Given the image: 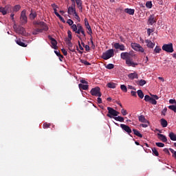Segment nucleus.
I'll list each match as a JSON object with an SVG mask.
<instances>
[{
	"label": "nucleus",
	"instance_id": "nucleus-1",
	"mask_svg": "<svg viewBox=\"0 0 176 176\" xmlns=\"http://www.w3.org/2000/svg\"><path fill=\"white\" fill-rule=\"evenodd\" d=\"M114 56V50L113 49H110L106 51L105 52H103L102 54V58L103 60H109V58H111V57H113Z\"/></svg>",
	"mask_w": 176,
	"mask_h": 176
},
{
	"label": "nucleus",
	"instance_id": "nucleus-2",
	"mask_svg": "<svg viewBox=\"0 0 176 176\" xmlns=\"http://www.w3.org/2000/svg\"><path fill=\"white\" fill-rule=\"evenodd\" d=\"M162 50L167 52V53L174 52V47L173 46V43H170L168 44H164L162 46Z\"/></svg>",
	"mask_w": 176,
	"mask_h": 176
},
{
	"label": "nucleus",
	"instance_id": "nucleus-3",
	"mask_svg": "<svg viewBox=\"0 0 176 176\" xmlns=\"http://www.w3.org/2000/svg\"><path fill=\"white\" fill-rule=\"evenodd\" d=\"M90 94L93 96L96 97H101L102 93L100 92V88L99 87H96L94 88H92Z\"/></svg>",
	"mask_w": 176,
	"mask_h": 176
},
{
	"label": "nucleus",
	"instance_id": "nucleus-4",
	"mask_svg": "<svg viewBox=\"0 0 176 176\" xmlns=\"http://www.w3.org/2000/svg\"><path fill=\"white\" fill-rule=\"evenodd\" d=\"M131 46L132 49L134 50L136 52H140L141 53L144 52V49L138 43H132L131 44Z\"/></svg>",
	"mask_w": 176,
	"mask_h": 176
},
{
	"label": "nucleus",
	"instance_id": "nucleus-5",
	"mask_svg": "<svg viewBox=\"0 0 176 176\" xmlns=\"http://www.w3.org/2000/svg\"><path fill=\"white\" fill-rule=\"evenodd\" d=\"M120 127L122 128V129L125 131L129 136L133 137V135H131V128H130L129 126V125H125V124H120Z\"/></svg>",
	"mask_w": 176,
	"mask_h": 176
},
{
	"label": "nucleus",
	"instance_id": "nucleus-6",
	"mask_svg": "<svg viewBox=\"0 0 176 176\" xmlns=\"http://www.w3.org/2000/svg\"><path fill=\"white\" fill-rule=\"evenodd\" d=\"M20 20H21L22 24L27 23V22H28V17L26 16V10H23L21 12V16H20Z\"/></svg>",
	"mask_w": 176,
	"mask_h": 176
},
{
	"label": "nucleus",
	"instance_id": "nucleus-7",
	"mask_svg": "<svg viewBox=\"0 0 176 176\" xmlns=\"http://www.w3.org/2000/svg\"><path fill=\"white\" fill-rule=\"evenodd\" d=\"M77 34H80V33L82 35L85 37L86 36V33H85V29H83V27L80 24H77Z\"/></svg>",
	"mask_w": 176,
	"mask_h": 176
},
{
	"label": "nucleus",
	"instance_id": "nucleus-8",
	"mask_svg": "<svg viewBox=\"0 0 176 176\" xmlns=\"http://www.w3.org/2000/svg\"><path fill=\"white\" fill-rule=\"evenodd\" d=\"M48 39L51 41V45H52V48L55 50H57V41L52 37V36H47Z\"/></svg>",
	"mask_w": 176,
	"mask_h": 176
},
{
	"label": "nucleus",
	"instance_id": "nucleus-9",
	"mask_svg": "<svg viewBox=\"0 0 176 176\" xmlns=\"http://www.w3.org/2000/svg\"><path fill=\"white\" fill-rule=\"evenodd\" d=\"M107 111H109V113H107V117H109L110 118H113V116H116V110L113 109L111 107H107Z\"/></svg>",
	"mask_w": 176,
	"mask_h": 176
},
{
	"label": "nucleus",
	"instance_id": "nucleus-10",
	"mask_svg": "<svg viewBox=\"0 0 176 176\" xmlns=\"http://www.w3.org/2000/svg\"><path fill=\"white\" fill-rule=\"evenodd\" d=\"M85 25L86 26V28L88 30L87 34L89 35H91L93 34L91 27L89 25V23L87 19H85Z\"/></svg>",
	"mask_w": 176,
	"mask_h": 176
},
{
	"label": "nucleus",
	"instance_id": "nucleus-11",
	"mask_svg": "<svg viewBox=\"0 0 176 176\" xmlns=\"http://www.w3.org/2000/svg\"><path fill=\"white\" fill-rule=\"evenodd\" d=\"M113 47L116 50H120L122 52L125 51V46L124 44H120L119 43H115L113 45Z\"/></svg>",
	"mask_w": 176,
	"mask_h": 176
},
{
	"label": "nucleus",
	"instance_id": "nucleus-12",
	"mask_svg": "<svg viewBox=\"0 0 176 176\" xmlns=\"http://www.w3.org/2000/svg\"><path fill=\"white\" fill-rule=\"evenodd\" d=\"M156 22H157V20H156V19H155V15H154V14L150 15L149 17H148L147 23H148V25H153L155 23H156Z\"/></svg>",
	"mask_w": 176,
	"mask_h": 176
},
{
	"label": "nucleus",
	"instance_id": "nucleus-13",
	"mask_svg": "<svg viewBox=\"0 0 176 176\" xmlns=\"http://www.w3.org/2000/svg\"><path fill=\"white\" fill-rule=\"evenodd\" d=\"M38 25L43 26V29H39V28H37L36 30V32L37 33H41V32H43V30H48V27L46 25L45 23L44 22H41L39 23H38Z\"/></svg>",
	"mask_w": 176,
	"mask_h": 176
},
{
	"label": "nucleus",
	"instance_id": "nucleus-14",
	"mask_svg": "<svg viewBox=\"0 0 176 176\" xmlns=\"http://www.w3.org/2000/svg\"><path fill=\"white\" fill-rule=\"evenodd\" d=\"M145 43L146 44V47L150 49H153L155 45V43H153L151 40L149 39H146Z\"/></svg>",
	"mask_w": 176,
	"mask_h": 176
},
{
	"label": "nucleus",
	"instance_id": "nucleus-15",
	"mask_svg": "<svg viewBox=\"0 0 176 176\" xmlns=\"http://www.w3.org/2000/svg\"><path fill=\"white\" fill-rule=\"evenodd\" d=\"M128 78L131 80L138 79L139 76L137 72L131 73L128 75Z\"/></svg>",
	"mask_w": 176,
	"mask_h": 176
},
{
	"label": "nucleus",
	"instance_id": "nucleus-16",
	"mask_svg": "<svg viewBox=\"0 0 176 176\" xmlns=\"http://www.w3.org/2000/svg\"><path fill=\"white\" fill-rule=\"evenodd\" d=\"M15 32L16 33L21 34V35H25V30L23 27H19L15 30Z\"/></svg>",
	"mask_w": 176,
	"mask_h": 176
},
{
	"label": "nucleus",
	"instance_id": "nucleus-17",
	"mask_svg": "<svg viewBox=\"0 0 176 176\" xmlns=\"http://www.w3.org/2000/svg\"><path fill=\"white\" fill-rule=\"evenodd\" d=\"M15 43H16L17 45H19L21 47H27V44H25V43H23L21 38H16L15 39Z\"/></svg>",
	"mask_w": 176,
	"mask_h": 176
},
{
	"label": "nucleus",
	"instance_id": "nucleus-18",
	"mask_svg": "<svg viewBox=\"0 0 176 176\" xmlns=\"http://www.w3.org/2000/svg\"><path fill=\"white\" fill-rule=\"evenodd\" d=\"M75 1L77 5V8L82 12V10H83V6H82L83 2L81 0H75Z\"/></svg>",
	"mask_w": 176,
	"mask_h": 176
},
{
	"label": "nucleus",
	"instance_id": "nucleus-19",
	"mask_svg": "<svg viewBox=\"0 0 176 176\" xmlns=\"http://www.w3.org/2000/svg\"><path fill=\"white\" fill-rule=\"evenodd\" d=\"M158 138L164 143H166L167 142V138L166 135L161 134V133H157Z\"/></svg>",
	"mask_w": 176,
	"mask_h": 176
},
{
	"label": "nucleus",
	"instance_id": "nucleus-20",
	"mask_svg": "<svg viewBox=\"0 0 176 176\" xmlns=\"http://www.w3.org/2000/svg\"><path fill=\"white\" fill-rule=\"evenodd\" d=\"M120 57L122 60H128L130 58V56H129V52H122Z\"/></svg>",
	"mask_w": 176,
	"mask_h": 176
},
{
	"label": "nucleus",
	"instance_id": "nucleus-21",
	"mask_svg": "<svg viewBox=\"0 0 176 176\" xmlns=\"http://www.w3.org/2000/svg\"><path fill=\"white\" fill-rule=\"evenodd\" d=\"M124 12H125V13H127L128 14L134 15L135 10V9L125 8Z\"/></svg>",
	"mask_w": 176,
	"mask_h": 176
},
{
	"label": "nucleus",
	"instance_id": "nucleus-22",
	"mask_svg": "<svg viewBox=\"0 0 176 176\" xmlns=\"http://www.w3.org/2000/svg\"><path fill=\"white\" fill-rule=\"evenodd\" d=\"M79 89H82L84 91L88 90L89 89V85H85L82 83H80L79 85Z\"/></svg>",
	"mask_w": 176,
	"mask_h": 176
},
{
	"label": "nucleus",
	"instance_id": "nucleus-23",
	"mask_svg": "<svg viewBox=\"0 0 176 176\" xmlns=\"http://www.w3.org/2000/svg\"><path fill=\"white\" fill-rule=\"evenodd\" d=\"M75 13H76V8L69 6L68 8V14H75Z\"/></svg>",
	"mask_w": 176,
	"mask_h": 176
},
{
	"label": "nucleus",
	"instance_id": "nucleus-24",
	"mask_svg": "<svg viewBox=\"0 0 176 176\" xmlns=\"http://www.w3.org/2000/svg\"><path fill=\"white\" fill-rule=\"evenodd\" d=\"M168 136L171 141L176 142V134L174 132H170Z\"/></svg>",
	"mask_w": 176,
	"mask_h": 176
},
{
	"label": "nucleus",
	"instance_id": "nucleus-25",
	"mask_svg": "<svg viewBox=\"0 0 176 176\" xmlns=\"http://www.w3.org/2000/svg\"><path fill=\"white\" fill-rule=\"evenodd\" d=\"M133 131L135 135L138 136V138H142L143 135L138 130H137L136 129H133Z\"/></svg>",
	"mask_w": 176,
	"mask_h": 176
},
{
	"label": "nucleus",
	"instance_id": "nucleus-26",
	"mask_svg": "<svg viewBox=\"0 0 176 176\" xmlns=\"http://www.w3.org/2000/svg\"><path fill=\"white\" fill-rule=\"evenodd\" d=\"M30 12H31L30 14V19L31 20H34L35 19V17L37 16L36 12H34V11L33 12L32 9L31 10Z\"/></svg>",
	"mask_w": 176,
	"mask_h": 176
},
{
	"label": "nucleus",
	"instance_id": "nucleus-27",
	"mask_svg": "<svg viewBox=\"0 0 176 176\" xmlns=\"http://www.w3.org/2000/svg\"><path fill=\"white\" fill-rule=\"evenodd\" d=\"M117 85H118V84L115 83V82H109V83H107V87L110 89H115Z\"/></svg>",
	"mask_w": 176,
	"mask_h": 176
},
{
	"label": "nucleus",
	"instance_id": "nucleus-28",
	"mask_svg": "<svg viewBox=\"0 0 176 176\" xmlns=\"http://www.w3.org/2000/svg\"><path fill=\"white\" fill-rule=\"evenodd\" d=\"M137 94H138V97L140 99H143L144 98V94L142 90H141V89L138 90Z\"/></svg>",
	"mask_w": 176,
	"mask_h": 176
},
{
	"label": "nucleus",
	"instance_id": "nucleus-29",
	"mask_svg": "<svg viewBox=\"0 0 176 176\" xmlns=\"http://www.w3.org/2000/svg\"><path fill=\"white\" fill-rule=\"evenodd\" d=\"M4 9L6 12V14L8 13H10V12H12V7L10 5H6L5 7H4Z\"/></svg>",
	"mask_w": 176,
	"mask_h": 176
},
{
	"label": "nucleus",
	"instance_id": "nucleus-30",
	"mask_svg": "<svg viewBox=\"0 0 176 176\" xmlns=\"http://www.w3.org/2000/svg\"><path fill=\"white\" fill-rule=\"evenodd\" d=\"M138 120L140 122L146 123L147 122V120H146L145 117L144 116H140L138 117Z\"/></svg>",
	"mask_w": 176,
	"mask_h": 176
},
{
	"label": "nucleus",
	"instance_id": "nucleus-31",
	"mask_svg": "<svg viewBox=\"0 0 176 176\" xmlns=\"http://www.w3.org/2000/svg\"><path fill=\"white\" fill-rule=\"evenodd\" d=\"M146 8H148V9H151L152 8V6H153V4H152V1H147L146 2Z\"/></svg>",
	"mask_w": 176,
	"mask_h": 176
},
{
	"label": "nucleus",
	"instance_id": "nucleus-32",
	"mask_svg": "<svg viewBox=\"0 0 176 176\" xmlns=\"http://www.w3.org/2000/svg\"><path fill=\"white\" fill-rule=\"evenodd\" d=\"M161 125L162 126L163 128H165L168 126V122L166 120L162 119L161 120Z\"/></svg>",
	"mask_w": 176,
	"mask_h": 176
},
{
	"label": "nucleus",
	"instance_id": "nucleus-33",
	"mask_svg": "<svg viewBox=\"0 0 176 176\" xmlns=\"http://www.w3.org/2000/svg\"><path fill=\"white\" fill-rule=\"evenodd\" d=\"M146 84V80H140L138 82V85L143 87L144 85H145Z\"/></svg>",
	"mask_w": 176,
	"mask_h": 176
},
{
	"label": "nucleus",
	"instance_id": "nucleus-34",
	"mask_svg": "<svg viewBox=\"0 0 176 176\" xmlns=\"http://www.w3.org/2000/svg\"><path fill=\"white\" fill-rule=\"evenodd\" d=\"M21 8L20 5H15V6L12 8L13 12H19Z\"/></svg>",
	"mask_w": 176,
	"mask_h": 176
},
{
	"label": "nucleus",
	"instance_id": "nucleus-35",
	"mask_svg": "<svg viewBox=\"0 0 176 176\" xmlns=\"http://www.w3.org/2000/svg\"><path fill=\"white\" fill-rule=\"evenodd\" d=\"M120 88H121V90L124 92V93H126L127 92V88L126 87L125 85H120Z\"/></svg>",
	"mask_w": 176,
	"mask_h": 176
},
{
	"label": "nucleus",
	"instance_id": "nucleus-36",
	"mask_svg": "<svg viewBox=\"0 0 176 176\" xmlns=\"http://www.w3.org/2000/svg\"><path fill=\"white\" fill-rule=\"evenodd\" d=\"M68 47H69V50L70 52H75V49L73 48V43H72L68 44Z\"/></svg>",
	"mask_w": 176,
	"mask_h": 176
},
{
	"label": "nucleus",
	"instance_id": "nucleus-37",
	"mask_svg": "<svg viewBox=\"0 0 176 176\" xmlns=\"http://www.w3.org/2000/svg\"><path fill=\"white\" fill-rule=\"evenodd\" d=\"M0 13H1L3 15L7 14V12H6L5 8L0 6Z\"/></svg>",
	"mask_w": 176,
	"mask_h": 176
},
{
	"label": "nucleus",
	"instance_id": "nucleus-38",
	"mask_svg": "<svg viewBox=\"0 0 176 176\" xmlns=\"http://www.w3.org/2000/svg\"><path fill=\"white\" fill-rule=\"evenodd\" d=\"M151 151H153V154H154L155 156L158 157L159 156V153L156 148H151Z\"/></svg>",
	"mask_w": 176,
	"mask_h": 176
},
{
	"label": "nucleus",
	"instance_id": "nucleus-39",
	"mask_svg": "<svg viewBox=\"0 0 176 176\" xmlns=\"http://www.w3.org/2000/svg\"><path fill=\"white\" fill-rule=\"evenodd\" d=\"M152 99V98L150 96H148V95H146L145 96H144V101H146V102H150V100Z\"/></svg>",
	"mask_w": 176,
	"mask_h": 176
},
{
	"label": "nucleus",
	"instance_id": "nucleus-40",
	"mask_svg": "<svg viewBox=\"0 0 176 176\" xmlns=\"http://www.w3.org/2000/svg\"><path fill=\"white\" fill-rule=\"evenodd\" d=\"M116 121H119L120 122H124V118L122 117L118 116V117H115L113 118Z\"/></svg>",
	"mask_w": 176,
	"mask_h": 176
},
{
	"label": "nucleus",
	"instance_id": "nucleus-41",
	"mask_svg": "<svg viewBox=\"0 0 176 176\" xmlns=\"http://www.w3.org/2000/svg\"><path fill=\"white\" fill-rule=\"evenodd\" d=\"M72 29L73 30V32H74L76 34H77L78 32V28H77V25L74 24L72 25Z\"/></svg>",
	"mask_w": 176,
	"mask_h": 176
},
{
	"label": "nucleus",
	"instance_id": "nucleus-42",
	"mask_svg": "<svg viewBox=\"0 0 176 176\" xmlns=\"http://www.w3.org/2000/svg\"><path fill=\"white\" fill-rule=\"evenodd\" d=\"M162 49L159 47V46H156V47L155 48L154 50V52L156 53V54H160V52H161Z\"/></svg>",
	"mask_w": 176,
	"mask_h": 176
},
{
	"label": "nucleus",
	"instance_id": "nucleus-43",
	"mask_svg": "<svg viewBox=\"0 0 176 176\" xmlns=\"http://www.w3.org/2000/svg\"><path fill=\"white\" fill-rule=\"evenodd\" d=\"M126 63L129 65V66H131L132 64H133V62L131 61V60H130V58L126 60Z\"/></svg>",
	"mask_w": 176,
	"mask_h": 176
},
{
	"label": "nucleus",
	"instance_id": "nucleus-44",
	"mask_svg": "<svg viewBox=\"0 0 176 176\" xmlns=\"http://www.w3.org/2000/svg\"><path fill=\"white\" fill-rule=\"evenodd\" d=\"M51 126V124H47V122H45L43 125V129H48Z\"/></svg>",
	"mask_w": 176,
	"mask_h": 176
},
{
	"label": "nucleus",
	"instance_id": "nucleus-45",
	"mask_svg": "<svg viewBox=\"0 0 176 176\" xmlns=\"http://www.w3.org/2000/svg\"><path fill=\"white\" fill-rule=\"evenodd\" d=\"M168 108L170 110L173 111L175 113H176V107H175V105H170V106H168Z\"/></svg>",
	"mask_w": 176,
	"mask_h": 176
},
{
	"label": "nucleus",
	"instance_id": "nucleus-46",
	"mask_svg": "<svg viewBox=\"0 0 176 176\" xmlns=\"http://www.w3.org/2000/svg\"><path fill=\"white\" fill-rule=\"evenodd\" d=\"M80 62L82 63H83L85 65H91V64L89 63V62H88V61H87V60H80Z\"/></svg>",
	"mask_w": 176,
	"mask_h": 176
},
{
	"label": "nucleus",
	"instance_id": "nucleus-47",
	"mask_svg": "<svg viewBox=\"0 0 176 176\" xmlns=\"http://www.w3.org/2000/svg\"><path fill=\"white\" fill-rule=\"evenodd\" d=\"M150 104H153V105H157V101L155 99L151 98V100L149 101Z\"/></svg>",
	"mask_w": 176,
	"mask_h": 176
},
{
	"label": "nucleus",
	"instance_id": "nucleus-48",
	"mask_svg": "<svg viewBox=\"0 0 176 176\" xmlns=\"http://www.w3.org/2000/svg\"><path fill=\"white\" fill-rule=\"evenodd\" d=\"M156 146L159 148H164V144L162 142H156Z\"/></svg>",
	"mask_w": 176,
	"mask_h": 176
},
{
	"label": "nucleus",
	"instance_id": "nucleus-49",
	"mask_svg": "<svg viewBox=\"0 0 176 176\" xmlns=\"http://www.w3.org/2000/svg\"><path fill=\"white\" fill-rule=\"evenodd\" d=\"M106 68L107 69H112L114 68V65L113 64H109L107 66H106Z\"/></svg>",
	"mask_w": 176,
	"mask_h": 176
},
{
	"label": "nucleus",
	"instance_id": "nucleus-50",
	"mask_svg": "<svg viewBox=\"0 0 176 176\" xmlns=\"http://www.w3.org/2000/svg\"><path fill=\"white\" fill-rule=\"evenodd\" d=\"M128 56H129V57H130V56H131V57H134L135 56V54L134 52L131 51V52H128Z\"/></svg>",
	"mask_w": 176,
	"mask_h": 176
},
{
	"label": "nucleus",
	"instance_id": "nucleus-51",
	"mask_svg": "<svg viewBox=\"0 0 176 176\" xmlns=\"http://www.w3.org/2000/svg\"><path fill=\"white\" fill-rule=\"evenodd\" d=\"M67 34H68V39H72V33L70 30L67 32Z\"/></svg>",
	"mask_w": 176,
	"mask_h": 176
},
{
	"label": "nucleus",
	"instance_id": "nucleus-52",
	"mask_svg": "<svg viewBox=\"0 0 176 176\" xmlns=\"http://www.w3.org/2000/svg\"><path fill=\"white\" fill-rule=\"evenodd\" d=\"M150 96H151V97H153V99H154L155 100H159V97L157 95L150 94Z\"/></svg>",
	"mask_w": 176,
	"mask_h": 176
},
{
	"label": "nucleus",
	"instance_id": "nucleus-53",
	"mask_svg": "<svg viewBox=\"0 0 176 176\" xmlns=\"http://www.w3.org/2000/svg\"><path fill=\"white\" fill-rule=\"evenodd\" d=\"M67 23L72 26L74 25V21L72 19H68Z\"/></svg>",
	"mask_w": 176,
	"mask_h": 176
},
{
	"label": "nucleus",
	"instance_id": "nucleus-54",
	"mask_svg": "<svg viewBox=\"0 0 176 176\" xmlns=\"http://www.w3.org/2000/svg\"><path fill=\"white\" fill-rule=\"evenodd\" d=\"M84 47L85 48L86 52L90 51V46L89 45H86Z\"/></svg>",
	"mask_w": 176,
	"mask_h": 176
},
{
	"label": "nucleus",
	"instance_id": "nucleus-55",
	"mask_svg": "<svg viewBox=\"0 0 176 176\" xmlns=\"http://www.w3.org/2000/svg\"><path fill=\"white\" fill-rule=\"evenodd\" d=\"M62 53H63L64 56H67V51L64 48L62 49Z\"/></svg>",
	"mask_w": 176,
	"mask_h": 176
},
{
	"label": "nucleus",
	"instance_id": "nucleus-56",
	"mask_svg": "<svg viewBox=\"0 0 176 176\" xmlns=\"http://www.w3.org/2000/svg\"><path fill=\"white\" fill-rule=\"evenodd\" d=\"M54 54L57 56V57L61 55V54L60 53V51H58V50H54Z\"/></svg>",
	"mask_w": 176,
	"mask_h": 176
},
{
	"label": "nucleus",
	"instance_id": "nucleus-57",
	"mask_svg": "<svg viewBox=\"0 0 176 176\" xmlns=\"http://www.w3.org/2000/svg\"><path fill=\"white\" fill-rule=\"evenodd\" d=\"M122 114L124 116L127 114V112L125 109H122L121 111Z\"/></svg>",
	"mask_w": 176,
	"mask_h": 176
},
{
	"label": "nucleus",
	"instance_id": "nucleus-58",
	"mask_svg": "<svg viewBox=\"0 0 176 176\" xmlns=\"http://www.w3.org/2000/svg\"><path fill=\"white\" fill-rule=\"evenodd\" d=\"M166 111H167V108L165 107V108L163 109V111H162V115L165 116Z\"/></svg>",
	"mask_w": 176,
	"mask_h": 176
},
{
	"label": "nucleus",
	"instance_id": "nucleus-59",
	"mask_svg": "<svg viewBox=\"0 0 176 176\" xmlns=\"http://www.w3.org/2000/svg\"><path fill=\"white\" fill-rule=\"evenodd\" d=\"M97 102H98V104H102V98L98 97L97 98Z\"/></svg>",
	"mask_w": 176,
	"mask_h": 176
},
{
	"label": "nucleus",
	"instance_id": "nucleus-60",
	"mask_svg": "<svg viewBox=\"0 0 176 176\" xmlns=\"http://www.w3.org/2000/svg\"><path fill=\"white\" fill-rule=\"evenodd\" d=\"M80 82L82 84L88 85V81H86V80H80Z\"/></svg>",
	"mask_w": 176,
	"mask_h": 176
},
{
	"label": "nucleus",
	"instance_id": "nucleus-61",
	"mask_svg": "<svg viewBox=\"0 0 176 176\" xmlns=\"http://www.w3.org/2000/svg\"><path fill=\"white\" fill-rule=\"evenodd\" d=\"M75 16V18L78 21H80V17L78 15V14L76 12H75V14H74Z\"/></svg>",
	"mask_w": 176,
	"mask_h": 176
},
{
	"label": "nucleus",
	"instance_id": "nucleus-62",
	"mask_svg": "<svg viewBox=\"0 0 176 176\" xmlns=\"http://www.w3.org/2000/svg\"><path fill=\"white\" fill-rule=\"evenodd\" d=\"M153 32V31L152 30L148 29V30H147V34H148V36H150L151 34Z\"/></svg>",
	"mask_w": 176,
	"mask_h": 176
},
{
	"label": "nucleus",
	"instance_id": "nucleus-63",
	"mask_svg": "<svg viewBox=\"0 0 176 176\" xmlns=\"http://www.w3.org/2000/svg\"><path fill=\"white\" fill-rule=\"evenodd\" d=\"M170 104H176V101L174 99H170L169 100Z\"/></svg>",
	"mask_w": 176,
	"mask_h": 176
},
{
	"label": "nucleus",
	"instance_id": "nucleus-64",
	"mask_svg": "<svg viewBox=\"0 0 176 176\" xmlns=\"http://www.w3.org/2000/svg\"><path fill=\"white\" fill-rule=\"evenodd\" d=\"M164 151L166 153H168L169 155H170L169 151L168 150V148H164Z\"/></svg>",
	"mask_w": 176,
	"mask_h": 176
}]
</instances>
